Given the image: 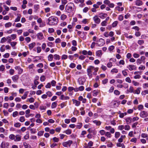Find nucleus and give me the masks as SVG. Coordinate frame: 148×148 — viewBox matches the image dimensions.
<instances>
[{"label":"nucleus","instance_id":"nucleus-57","mask_svg":"<svg viewBox=\"0 0 148 148\" xmlns=\"http://www.w3.org/2000/svg\"><path fill=\"white\" fill-rule=\"evenodd\" d=\"M68 56L67 55L64 54L62 56L61 58L62 60H66Z\"/></svg>","mask_w":148,"mask_h":148},{"label":"nucleus","instance_id":"nucleus-27","mask_svg":"<svg viewBox=\"0 0 148 148\" xmlns=\"http://www.w3.org/2000/svg\"><path fill=\"white\" fill-rule=\"evenodd\" d=\"M57 105V102L56 101L52 103L51 106V108H55L56 107Z\"/></svg>","mask_w":148,"mask_h":148},{"label":"nucleus","instance_id":"nucleus-7","mask_svg":"<svg viewBox=\"0 0 148 148\" xmlns=\"http://www.w3.org/2000/svg\"><path fill=\"white\" fill-rule=\"evenodd\" d=\"M72 101L73 104H74L76 106H78L80 104V102L76 99H72Z\"/></svg>","mask_w":148,"mask_h":148},{"label":"nucleus","instance_id":"nucleus-16","mask_svg":"<svg viewBox=\"0 0 148 148\" xmlns=\"http://www.w3.org/2000/svg\"><path fill=\"white\" fill-rule=\"evenodd\" d=\"M17 16L14 20V22H17L20 21V18L21 17V15L20 14H18L17 15Z\"/></svg>","mask_w":148,"mask_h":148},{"label":"nucleus","instance_id":"nucleus-42","mask_svg":"<svg viewBox=\"0 0 148 148\" xmlns=\"http://www.w3.org/2000/svg\"><path fill=\"white\" fill-rule=\"evenodd\" d=\"M5 45H2L0 48V51L1 52H3L5 51V49L4 48L5 47Z\"/></svg>","mask_w":148,"mask_h":148},{"label":"nucleus","instance_id":"nucleus-15","mask_svg":"<svg viewBox=\"0 0 148 148\" xmlns=\"http://www.w3.org/2000/svg\"><path fill=\"white\" fill-rule=\"evenodd\" d=\"M126 122L127 124L130 123L132 121V119L130 117L127 118L125 119Z\"/></svg>","mask_w":148,"mask_h":148},{"label":"nucleus","instance_id":"nucleus-59","mask_svg":"<svg viewBox=\"0 0 148 148\" xmlns=\"http://www.w3.org/2000/svg\"><path fill=\"white\" fill-rule=\"evenodd\" d=\"M118 129L120 130H122L124 129V126L123 125H119L118 127Z\"/></svg>","mask_w":148,"mask_h":148},{"label":"nucleus","instance_id":"nucleus-35","mask_svg":"<svg viewBox=\"0 0 148 148\" xmlns=\"http://www.w3.org/2000/svg\"><path fill=\"white\" fill-rule=\"evenodd\" d=\"M5 69V66L2 64L0 66V71L1 72H3L4 71Z\"/></svg>","mask_w":148,"mask_h":148},{"label":"nucleus","instance_id":"nucleus-37","mask_svg":"<svg viewBox=\"0 0 148 148\" xmlns=\"http://www.w3.org/2000/svg\"><path fill=\"white\" fill-rule=\"evenodd\" d=\"M82 126V123H79L78 124L76 125V127L77 129H80Z\"/></svg>","mask_w":148,"mask_h":148},{"label":"nucleus","instance_id":"nucleus-36","mask_svg":"<svg viewBox=\"0 0 148 148\" xmlns=\"http://www.w3.org/2000/svg\"><path fill=\"white\" fill-rule=\"evenodd\" d=\"M105 135V136H106L107 137L109 138H110L112 136L110 132H106Z\"/></svg>","mask_w":148,"mask_h":148},{"label":"nucleus","instance_id":"nucleus-6","mask_svg":"<svg viewBox=\"0 0 148 148\" xmlns=\"http://www.w3.org/2000/svg\"><path fill=\"white\" fill-rule=\"evenodd\" d=\"M9 146V143L8 142H2L1 145V148H5L8 147Z\"/></svg>","mask_w":148,"mask_h":148},{"label":"nucleus","instance_id":"nucleus-38","mask_svg":"<svg viewBox=\"0 0 148 148\" xmlns=\"http://www.w3.org/2000/svg\"><path fill=\"white\" fill-rule=\"evenodd\" d=\"M120 135V133L119 132H116L115 133V137L116 138H118Z\"/></svg>","mask_w":148,"mask_h":148},{"label":"nucleus","instance_id":"nucleus-34","mask_svg":"<svg viewBox=\"0 0 148 148\" xmlns=\"http://www.w3.org/2000/svg\"><path fill=\"white\" fill-rule=\"evenodd\" d=\"M23 146L25 148H28V147L31 148V146L30 145L25 142L23 143Z\"/></svg>","mask_w":148,"mask_h":148},{"label":"nucleus","instance_id":"nucleus-61","mask_svg":"<svg viewBox=\"0 0 148 148\" xmlns=\"http://www.w3.org/2000/svg\"><path fill=\"white\" fill-rule=\"evenodd\" d=\"M6 40V38L5 37L2 38L1 40L0 43H3L5 42Z\"/></svg>","mask_w":148,"mask_h":148},{"label":"nucleus","instance_id":"nucleus-17","mask_svg":"<svg viewBox=\"0 0 148 148\" xmlns=\"http://www.w3.org/2000/svg\"><path fill=\"white\" fill-rule=\"evenodd\" d=\"M102 54V51L101 50L97 51L96 52V56L98 57H101Z\"/></svg>","mask_w":148,"mask_h":148},{"label":"nucleus","instance_id":"nucleus-46","mask_svg":"<svg viewBox=\"0 0 148 148\" xmlns=\"http://www.w3.org/2000/svg\"><path fill=\"white\" fill-rule=\"evenodd\" d=\"M25 39L27 43H28L31 40V38L29 37H26Z\"/></svg>","mask_w":148,"mask_h":148},{"label":"nucleus","instance_id":"nucleus-1","mask_svg":"<svg viewBox=\"0 0 148 148\" xmlns=\"http://www.w3.org/2000/svg\"><path fill=\"white\" fill-rule=\"evenodd\" d=\"M58 18L56 17L51 16L48 19V24L50 25H55L57 24Z\"/></svg>","mask_w":148,"mask_h":148},{"label":"nucleus","instance_id":"nucleus-40","mask_svg":"<svg viewBox=\"0 0 148 148\" xmlns=\"http://www.w3.org/2000/svg\"><path fill=\"white\" fill-rule=\"evenodd\" d=\"M118 23V22L117 21H114L112 24V27H116Z\"/></svg>","mask_w":148,"mask_h":148},{"label":"nucleus","instance_id":"nucleus-44","mask_svg":"<svg viewBox=\"0 0 148 148\" xmlns=\"http://www.w3.org/2000/svg\"><path fill=\"white\" fill-rule=\"evenodd\" d=\"M107 21H103L101 23V25L102 26H105L107 25Z\"/></svg>","mask_w":148,"mask_h":148},{"label":"nucleus","instance_id":"nucleus-30","mask_svg":"<svg viewBox=\"0 0 148 148\" xmlns=\"http://www.w3.org/2000/svg\"><path fill=\"white\" fill-rule=\"evenodd\" d=\"M63 132L67 134L70 135L71 133V130L68 129L64 131Z\"/></svg>","mask_w":148,"mask_h":148},{"label":"nucleus","instance_id":"nucleus-56","mask_svg":"<svg viewBox=\"0 0 148 148\" xmlns=\"http://www.w3.org/2000/svg\"><path fill=\"white\" fill-rule=\"evenodd\" d=\"M130 127L128 125H126L124 126V129L126 130H130Z\"/></svg>","mask_w":148,"mask_h":148},{"label":"nucleus","instance_id":"nucleus-2","mask_svg":"<svg viewBox=\"0 0 148 148\" xmlns=\"http://www.w3.org/2000/svg\"><path fill=\"white\" fill-rule=\"evenodd\" d=\"M75 5L72 3H68L65 7L66 11L68 13H70L73 10Z\"/></svg>","mask_w":148,"mask_h":148},{"label":"nucleus","instance_id":"nucleus-13","mask_svg":"<svg viewBox=\"0 0 148 148\" xmlns=\"http://www.w3.org/2000/svg\"><path fill=\"white\" fill-rule=\"evenodd\" d=\"M127 67L130 71L135 70L136 69V66L132 65H129Z\"/></svg>","mask_w":148,"mask_h":148},{"label":"nucleus","instance_id":"nucleus-52","mask_svg":"<svg viewBox=\"0 0 148 148\" xmlns=\"http://www.w3.org/2000/svg\"><path fill=\"white\" fill-rule=\"evenodd\" d=\"M11 37L12 40H14L15 39H16V37H17L16 35V34H12L11 35Z\"/></svg>","mask_w":148,"mask_h":148},{"label":"nucleus","instance_id":"nucleus-26","mask_svg":"<svg viewBox=\"0 0 148 148\" xmlns=\"http://www.w3.org/2000/svg\"><path fill=\"white\" fill-rule=\"evenodd\" d=\"M92 66H89L87 70V73H92Z\"/></svg>","mask_w":148,"mask_h":148},{"label":"nucleus","instance_id":"nucleus-60","mask_svg":"<svg viewBox=\"0 0 148 148\" xmlns=\"http://www.w3.org/2000/svg\"><path fill=\"white\" fill-rule=\"evenodd\" d=\"M18 112L17 111L14 112L12 114V116L14 117H16L18 114Z\"/></svg>","mask_w":148,"mask_h":148},{"label":"nucleus","instance_id":"nucleus-54","mask_svg":"<svg viewBox=\"0 0 148 148\" xmlns=\"http://www.w3.org/2000/svg\"><path fill=\"white\" fill-rule=\"evenodd\" d=\"M93 95L94 96H96L98 94V92L96 90H94L92 92Z\"/></svg>","mask_w":148,"mask_h":148},{"label":"nucleus","instance_id":"nucleus-47","mask_svg":"<svg viewBox=\"0 0 148 148\" xmlns=\"http://www.w3.org/2000/svg\"><path fill=\"white\" fill-rule=\"evenodd\" d=\"M106 132L104 130H101L99 131V133L101 135H105Z\"/></svg>","mask_w":148,"mask_h":148},{"label":"nucleus","instance_id":"nucleus-55","mask_svg":"<svg viewBox=\"0 0 148 148\" xmlns=\"http://www.w3.org/2000/svg\"><path fill=\"white\" fill-rule=\"evenodd\" d=\"M10 56V54L8 53H6L3 55V57L5 58H8Z\"/></svg>","mask_w":148,"mask_h":148},{"label":"nucleus","instance_id":"nucleus-49","mask_svg":"<svg viewBox=\"0 0 148 148\" xmlns=\"http://www.w3.org/2000/svg\"><path fill=\"white\" fill-rule=\"evenodd\" d=\"M44 131H40L38 132V136H42L43 135L44 133Z\"/></svg>","mask_w":148,"mask_h":148},{"label":"nucleus","instance_id":"nucleus-14","mask_svg":"<svg viewBox=\"0 0 148 148\" xmlns=\"http://www.w3.org/2000/svg\"><path fill=\"white\" fill-rule=\"evenodd\" d=\"M60 99L62 100H68L69 99V97L68 96H64V95H62L60 97Z\"/></svg>","mask_w":148,"mask_h":148},{"label":"nucleus","instance_id":"nucleus-10","mask_svg":"<svg viewBox=\"0 0 148 148\" xmlns=\"http://www.w3.org/2000/svg\"><path fill=\"white\" fill-rule=\"evenodd\" d=\"M97 42H101V43L100 44L99 43L96 44L98 46H102L104 44V41L103 39L102 38H100L99 40H98Z\"/></svg>","mask_w":148,"mask_h":148},{"label":"nucleus","instance_id":"nucleus-4","mask_svg":"<svg viewBox=\"0 0 148 148\" xmlns=\"http://www.w3.org/2000/svg\"><path fill=\"white\" fill-rule=\"evenodd\" d=\"M72 143V140H69L68 141L63 142L62 143V145L64 147H67L68 146L70 147Z\"/></svg>","mask_w":148,"mask_h":148},{"label":"nucleus","instance_id":"nucleus-12","mask_svg":"<svg viewBox=\"0 0 148 148\" xmlns=\"http://www.w3.org/2000/svg\"><path fill=\"white\" fill-rule=\"evenodd\" d=\"M19 78V76L17 75H16L12 77V79L13 81L14 82H17Z\"/></svg>","mask_w":148,"mask_h":148},{"label":"nucleus","instance_id":"nucleus-50","mask_svg":"<svg viewBox=\"0 0 148 148\" xmlns=\"http://www.w3.org/2000/svg\"><path fill=\"white\" fill-rule=\"evenodd\" d=\"M141 94L143 95H145L146 94H148V90H146L142 91Z\"/></svg>","mask_w":148,"mask_h":148},{"label":"nucleus","instance_id":"nucleus-39","mask_svg":"<svg viewBox=\"0 0 148 148\" xmlns=\"http://www.w3.org/2000/svg\"><path fill=\"white\" fill-rule=\"evenodd\" d=\"M46 79L44 75H42L40 78V80L41 82H44V81Z\"/></svg>","mask_w":148,"mask_h":148},{"label":"nucleus","instance_id":"nucleus-22","mask_svg":"<svg viewBox=\"0 0 148 148\" xmlns=\"http://www.w3.org/2000/svg\"><path fill=\"white\" fill-rule=\"evenodd\" d=\"M116 146L118 147H121L122 148H125V147L123 143H119L116 144Z\"/></svg>","mask_w":148,"mask_h":148},{"label":"nucleus","instance_id":"nucleus-43","mask_svg":"<svg viewBox=\"0 0 148 148\" xmlns=\"http://www.w3.org/2000/svg\"><path fill=\"white\" fill-rule=\"evenodd\" d=\"M25 120V118L23 116H21L20 117L19 119V121L21 122H24Z\"/></svg>","mask_w":148,"mask_h":148},{"label":"nucleus","instance_id":"nucleus-41","mask_svg":"<svg viewBox=\"0 0 148 148\" xmlns=\"http://www.w3.org/2000/svg\"><path fill=\"white\" fill-rule=\"evenodd\" d=\"M67 18V16L64 14H62L61 16V19L62 20H64Z\"/></svg>","mask_w":148,"mask_h":148},{"label":"nucleus","instance_id":"nucleus-28","mask_svg":"<svg viewBox=\"0 0 148 148\" xmlns=\"http://www.w3.org/2000/svg\"><path fill=\"white\" fill-rule=\"evenodd\" d=\"M9 138L11 140H14V141L15 135L14 134H11L9 136Z\"/></svg>","mask_w":148,"mask_h":148},{"label":"nucleus","instance_id":"nucleus-32","mask_svg":"<svg viewBox=\"0 0 148 148\" xmlns=\"http://www.w3.org/2000/svg\"><path fill=\"white\" fill-rule=\"evenodd\" d=\"M138 109L139 110H141L144 109V106L142 105H139L138 106Z\"/></svg>","mask_w":148,"mask_h":148},{"label":"nucleus","instance_id":"nucleus-5","mask_svg":"<svg viewBox=\"0 0 148 148\" xmlns=\"http://www.w3.org/2000/svg\"><path fill=\"white\" fill-rule=\"evenodd\" d=\"M93 19L96 23L98 24L100 22V19L99 18L98 16L97 15H95L93 17Z\"/></svg>","mask_w":148,"mask_h":148},{"label":"nucleus","instance_id":"nucleus-25","mask_svg":"<svg viewBox=\"0 0 148 148\" xmlns=\"http://www.w3.org/2000/svg\"><path fill=\"white\" fill-rule=\"evenodd\" d=\"M17 43L16 42H12L10 43V45L13 47L14 49H15V48L14 47L16 45Z\"/></svg>","mask_w":148,"mask_h":148},{"label":"nucleus","instance_id":"nucleus-19","mask_svg":"<svg viewBox=\"0 0 148 148\" xmlns=\"http://www.w3.org/2000/svg\"><path fill=\"white\" fill-rule=\"evenodd\" d=\"M36 43L34 42L32 43L29 45V47L30 49H32L35 46Z\"/></svg>","mask_w":148,"mask_h":148},{"label":"nucleus","instance_id":"nucleus-3","mask_svg":"<svg viewBox=\"0 0 148 148\" xmlns=\"http://www.w3.org/2000/svg\"><path fill=\"white\" fill-rule=\"evenodd\" d=\"M140 116L142 118H145L148 116V113L145 111H141L139 114Z\"/></svg>","mask_w":148,"mask_h":148},{"label":"nucleus","instance_id":"nucleus-62","mask_svg":"<svg viewBox=\"0 0 148 148\" xmlns=\"http://www.w3.org/2000/svg\"><path fill=\"white\" fill-rule=\"evenodd\" d=\"M29 32H25L23 33V35L25 37L28 36L29 35Z\"/></svg>","mask_w":148,"mask_h":148},{"label":"nucleus","instance_id":"nucleus-21","mask_svg":"<svg viewBox=\"0 0 148 148\" xmlns=\"http://www.w3.org/2000/svg\"><path fill=\"white\" fill-rule=\"evenodd\" d=\"M93 122L95 124L99 126L101 124V122L100 121L95 120L93 121Z\"/></svg>","mask_w":148,"mask_h":148},{"label":"nucleus","instance_id":"nucleus-18","mask_svg":"<svg viewBox=\"0 0 148 148\" xmlns=\"http://www.w3.org/2000/svg\"><path fill=\"white\" fill-rule=\"evenodd\" d=\"M29 92L28 91H26L25 92L23 96L21 97V99H25L27 98V95L28 94Z\"/></svg>","mask_w":148,"mask_h":148},{"label":"nucleus","instance_id":"nucleus-64","mask_svg":"<svg viewBox=\"0 0 148 148\" xmlns=\"http://www.w3.org/2000/svg\"><path fill=\"white\" fill-rule=\"evenodd\" d=\"M143 87L144 88L146 89L148 88V83H144L143 84Z\"/></svg>","mask_w":148,"mask_h":148},{"label":"nucleus","instance_id":"nucleus-45","mask_svg":"<svg viewBox=\"0 0 148 148\" xmlns=\"http://www.w3.org/2000/svg\"><path fill=\"white\" fill-rule=\"evenodd\" d=\"M87 132L85 131H83L81 134L80 137H84V135L86 134Z\"/></svg>","mask_w":148,"mask_h":148},{"label":"nucleus","instance_id":"nucleus-33","mask_svg":"<svg viewBox=\"0 0 148 148\" xmlns=\"http://www.w3.org/2000/svg\"><path fill=\"white\" fill-rule=\"evenodd\" d=\"M12 23L11 22H8L5 24V27L6 28L9 27L11 26Z\"/></svg>","mask_w":148,"mask_h":148},{"label":"nucleus","instance_id":"nucleus-48","mask_svg":"<svg viewBox=\"0 0 148 148\" xmlns=\"http://www.w3.org/2000/svg\"><path fill=\"white\" fill-rule=\"evenodd\" d=\"M32 134H35L36 132V129L31 128L30 130Z\"/></svg>","mask_w":148,"mask_h":148},{"label":"nucleus","instance_id":"nucleus-58","mask_svg":"<svg viewBox=\"0 0 148 148\" xmlns=\"http://www.w3.org/2000/svg\"><path fill=\"white\" fill-rule=\"evenodd\" d=\"M54 59L56 60H59L60 59V56L57 54H55L54 55Z\"/></svg>","mask_w":148,"mask_h":148},{"label":"nucleus","instance_id":"nucleus-23","mask_svg":"<svg viewBox=\"0 0 148 148\" xmlns=\"http://www.w3.org/2000/svg\"><path fill=\"white\" fill-rule=\"evenodd\" d=\"M53 58V56L51 54H49L48 56V60L49 61H52Z\"/></svg>","mask_w":148,"mask_h":148},{"label":"nucleus","instance_id":"nucleus-24","mask_svg":"<svg viewBox=\"0 0 148 148\" xmlns=\"http://www.w3.org/2000/svg\"><path fill=\"white\" fill-rule=\"evenodd\" d=\"M115 9L118 10L120 12L124 10V8L123 7H120L119 6H117L115 8Z\"/></svg>","mask_w":148,"mask_h":148},{"label":"nucleus","instance_id":"nucleus-9","mask_svg":"<svg viewBox=\"0 0 148 148\" xmlns=\"http://www.w3.org/2000/svg\"><path fill=\"white\" fill-rule=\"evenodd\" d=\"M21 136L17 134L15 136V138L14 139V141L15 142H18L20 141L21 140Z\"/></svg>","mask_w":148,"mask_h":148},{"label":"nucleus","instance_id":"nucleus-63","mask_svg":"<svg viewBox=\"0 0 148 148\" xmlns=\"http://www.w3.org/2000/svg\"><path fill=\"white\" fill-rule=\"evenodd\" d=\"M37 67L40 68H42L43 66V65L42 63H40L36 65Z\"/></svg>","mask_w":148,"mask_h":148},{"label":"nucleus","instance_id":"nucleus-20","mask_svg":"<svg viewBox=\"0 0 148 148\" xmlns=\"http://www.w3.org/2000/svg\"><path fill=\"white\" fill-rule=\"evenodd\" d=\"M92 69H94V71L93 72V74L94 75H96L97 74V72L99 68L98 67L95 68L93 66H92Z\"/></svg>","mask_w":148,"mask_h":148},{"label":"nucleus","instance_id":"nucleus-53","mask_svg":"<svg viewBox=\"0 0 148 148\" xmlns=\"http://www.w3.org/2000/svg\"><path fill=\"white\" fill-rule=\"evenodd\" d=\"M56 82L54 80H53L51 81V84L53 86H55L56 85Z\"/></svg>","mask_w":148,"mask_h":148},{"label":"nucleus","instance_id":"nucleus-8","mask_svg":"<svg viewBox=\"0 0 148 148\" xmlns=\"http://www.w3.org/2000/svg\"><path fill=\"white\" fill-rule=\"evenodd\" d=\"M37 38L40 40H41L44 38L43 34L41 32H40L37 34Z\"/></svg>","mask_w":148,"mask_h":148},{"label":"nucleus","instance_id":"nucleus-51","mask_svg":"<svg viewBox=\"0 0 148 148\" xmlns=\"http://www.w3.org/2000/svg\"><path fill=\"white\" fill-rule=\"evenodd\" d=\"M54 31V29L53 28H49L48 29V32L49 33H53Z\"/></svg>","mask_w":148,"mask_h":148},{"label":"nucleus","instance_id":"nucleus-31","mask_svg":"<svg viewBox=\"0 0 148 148\" xmlns=\"http://www.w3.org/2000/svg\"><path fill=\"white\" fill-rule=\"evenodd\" d=\"M112 103L113 104L114 107H117L119 105L118 103L115 101H113L112 102Z\"/></svg>","mask_w":148,"mask_h":148},{"label":"nucleus","instance_id":"nucleus-11","mask_svg":"<svg viewBox=\"0 0 148 148\" xmlns=\"http://www.w3.org/2000/svg\"><path fill=\"white\" fill-rule=\"evenodd\" d=\"M99 17L101 19H104L107 16V14L106 13H101L99 14Z\"/></svg>","mask_w":148,"mask_h":148},{"label":"nucleus","instance_id":"nucleus-29","mask_svg":"<svg viewBox=\"0 0 148 148\" xmlns=\"http://www.w3.org/2000/svg\"><path fill=\"white\" fill-rule=\"evenodd\" d=\"M136 4L137 5L140 6L142 5V3L141 1L139 0H137L136 1Z\"/></svg>","mask_w":148,"mask_h":148}]
</instances>
